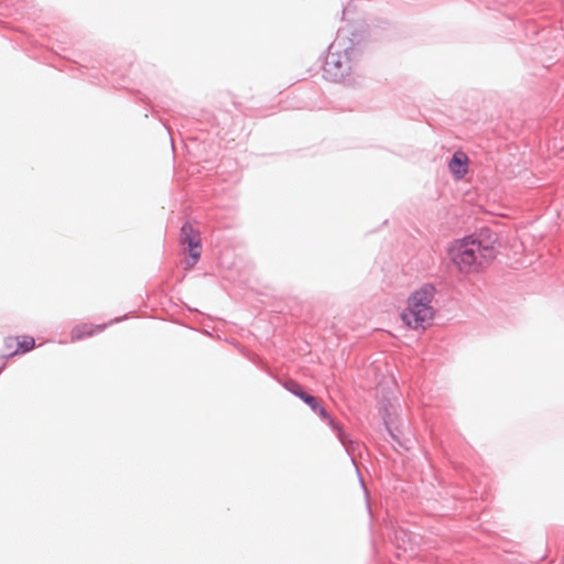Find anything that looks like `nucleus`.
<instances>
[{"label": "nucleus", "mask_w": 564, "mask_h": 564, "mask_svg": "<svg viewBox=\"0 0 564 564\" xmlns=\"http://www.w3.org/2000/svg\"><path fill=\"white\" fill-rule=\"evenodd\" d=\"M17 339L18 338H14V337H7L4 339V348H6V351L4 352H10V351H13V347L17 346Z\"/></svg>", "instance_id": "obj_9"}, {"label": "nucleus", "mask_w": 564, "mask_h": 564, "mask_svg": "<svg viewBox=\"0 0 564 564\" xmlns=\"http://www.w3.org/2000/svg\"><path fill=\"white\" fill-rule=\"evenodd\" d=\"M360 484H361V486L365 488V484H364L362 478H360Z\"/></svg>", "instance_id": "obj_12"}, {"label": "nucleus", "mask_w": 564, "mask_h": 564, "mask_svg": "<svg viewBox=\"0 0 564 564\" xmlns=\"http://www.w3.org/2000/svg\"><path fill=\"white\" fill-rule=\"evenodd\" d=\"M3 368H4V365H2V366L0 367V372L3 370Z\"/></svg>", "instance_id": "obj_13"}, {"label": "nucleus", "mask_w": 564, "mask_h": 564, "mask_svg": "<svg viewBox=\"0 0 564 564\" xmlns=\"http://www.w3.org/2000/svg\"><path fill=\"white\" fill-rule=\"evenodd\" d=\"M500 246L499 235L482 226L459 239L457 246L448 249V256L460 272L478 273L495 261Z\"/></svg>", "instance_id": "obj_1"}, {"label": "nucleus", "mask_w": 564, "mask_h": 564, "mask_svg": "<svg viewBox=\"0 0 564 564\" xmlns=\"http://www.w3.org/2000/svg\"><path fill=\"white\" fill-rule=\"evenodd\" d=\"M163 126L167 129V132H169V134H170V139H171V143H172V145H173V144H174V140H173V138L171 137V131H170V129L167 128V126L165 124V122H163Z\"/></svg>", "instance_id": "obj_11"}, {"label": "nucleus", "mask_w": 564, "mask_h": 564, "mask_svg": "<svg viewBox=\"0 0 564 564\" xmlns=\"http://www.w3.org/2000/svg\"><path fill=\"white\" fill-rule=\"evenodd\" d=\"M283 387L291 392L292 394L300 398L305 404H307L311 410L317 414L323 421H325L329 427L336 432L337 438L340 441L343 446L346 448V452L350 453V446L352 445V441L348 437V435L344 432L343 427L338 422H336L333 417L329 416L326 409L318 402V400L312 394L307 393L296 381L286 380L283 382Z\"/></svg>", "instance_id": "obj_4"}, {"label": "nucleus", "mask_w": 564, "mask_h": 564, "mask_svg": "<svg viewBox=\"0 0 564 564\" xmlns=\"http://www.w3.org/2000/svg\"><path fill=\"white\" fill-rule=\"evenodd\" d=\"M181 237L184 245L185 270H191L202 257L200 232L189 221L181 227Z\"/></svg>", "instance_id": "obj_5"}, {"label": "nucleus", "mask_w": 564, "mask_h": 564, "mask_svg": "<svg viewBox=\"0 0 564 564\" xmlns=\"http://www.w3.org/2000/svg\"><path fill=\"white\" fill-rule=\"evenodd\" d=\"M387 430H388V432H389V434H390L391 438H392L397 444H399L401 447H403V448H405V449L408 448V447H406V446H405V445L400 441V438L398 437V435H397V434H394V432H393L390 427H387Z\"/></svg>", "instance_id": "obj_10"}, {"label": "nucleus", "mask_w": 564, "mask_h": 564, "mask_svg": "<svg viewBox=\"0 0 564 564\" xmlns=\"http://www.w3.org/2000/svg\"><path fill=\"white\" fill-rule=\"evenodd\" d=\"M35 347V340L31 336H24L22 340H17V348L10 352H3L0 358H9L18 354H25Z\"/></svg>", "instance_id": "obj_8"}, {"label": "nucleus", "mask_w": 564, "mask_h": 564, "mask_svg": "<svg viewBox=\"0 0 564 564\" xmlns=\"http://www.w3.org/2000/svg\"><path fill=\"white\" fill-rule=\"evenodd\" d=\"M123 318H126V316L115 318L113 321H111L108 324L105 323V324H99V325H91V324L84 323V324L76 325L73 327V329L70 332V340L77 341V340H82L84 338L90 337V336L95 335L96 333H100V332L105 330L108 327V325L118 323V322L122 321Z\"/></svg>", "instance_id": "obj_7"}, {"label": "nucleus", "mask_w": 564, "mask_h": 564, "mask_svg": "<svg viewBox=\"0 0 564 564\" xmlns=\"http://www.w3.org/2000/svg\"><path fill=\"white\" fill-rule=\"evenodd\" d=\"M436 290L435 284H422L412 292L406 306L401 313L402 322L411 329H426L435 318V308L432 305Z\"/></svg>", "instance_id": "obj_2"}, {"label": "nucleus", "mask_w": 564, "mask_h": 564, "mask_svg": "<svg viewBox=\"0 0 564 564\" xmlns=\"http://www.w3.org/2000/svg\"><path fill=\"white\" fill-rule=\"evenodd\" d=\"M340 42L339 36L327 46L326 55L323 58V76L326 80L340 83L344 82L352 68V55L355 47L351 39Z\"/></svg>", "instance_id": "obj_3"}, {"label": "nucleus", "mask_w": 564, "mask_h": 564, "mask_svg": "<svg viewBox=\"0 0 564 564\" xmlns=\"http://www.w3.org/2000/svg\"><path fill=\"white\" fill-rule=\"evenodd\" d=\"M447 167L455 181L463 180L468 172V156L463 151H455L448 159Z\"/></svg>", "instance_id": "obj_6"}]
</instances>
